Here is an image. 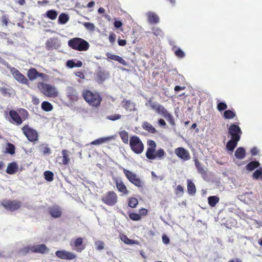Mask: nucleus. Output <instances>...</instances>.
Segmentation results:
<instances>
[{"mask_svg":"<svg viewBox=\"0 0 262 262\" xmlns=\"http://www.w3.org/2000/svg\"><path fill=\"white\" fill-rule=\"evenodd\" d=\"M145 105L146 106H150L157 113L161 115L164 117L171 125L174 124L172 116L163 106L156 102H152L151 99L148 100Z\"/></svg>","mask_w":262,"mask_h":262,"instance_id":"f257e3e1","label":"nucleus"},{"mask_svg":"<svg viewBox=\"0 0 262 262\" xmlns=\"http://www.w3.org/2000/svg\"><path fill=\"white\" fill-rule=\"evenodd\" d=\"M82 96L89 104L93 107L99 106L102 101L101 96L96 92L86 90L83 92Z\"/></svg>","mask_w":262,"mask_h":262,"instance_id":"f03ea898","label":"nucleus"},{"mask_svg":"<svg viewBox=\"0 0 262 262\" xmlns=\"http://www.w3.org/2000/svg\"><path fill=\"white\" fill-rule=\"evenodd\" d=\"M37 87L40 91L47 97L56 98L59 95L57 89L51 84L41 82L37 84Z\"/></svg>","mask_w":262,"mask_h":262,"instance_id":"7ed1b4c3","label":"nucleus"},{"mask_svg":"<svg viewBox=\"0 0 262 262\" xmlns=\"http://www.w3.org/2000/svg\"><path fill=\"white\" fill-rule=\"evenodd\" d=\"M68 45L72 49L79 51H86L90 47V44L87 41L79 37L69 40Z\"/></svg>","mask_w":262,"mask_h":262,"instance_id":"20e7f679","label":"nucleus"},{"mask_svg":"<svg viewBox=\"0 0 262 262\" xmlns=\"http://www.w3.org/2000/svg\"><path fill=\"white\" fill-rule=\"evenodd\" d=\"M129 145L132 151L136 154H141L144 148L142 141L137 136H133L130 138Z\"/></svg>","mask_w":262,"mask_h":262,"instance_id":"39448f33","label":"nucleus"},{"mask_svg":"<svg viewBox=\"0 0 262 262\" xmlns=\"http://www.w3.org/2000/svg\"><path fill=\"white\" fill-rule=\"evenodd\" d=\"M19 113L22 114L21 117L16 111L12 110L10 111L9 115L11 118L10 122L11 123L19 125L23 123V120H25L27 118L28 113L26 110L21 109L19 110Z\"/></svg>","mask_w":262,"mask_h":262,"instance_id":"423d86ee","label":"nucleus"},{"mask_svg":"<svg viewBox=\"0 0 262 262\" xmlns=\"http://www.w3.org/2000/svg\"><path fill=\"white\" fill-rule=\"evenodd\" d=\"M118 197L116 193L114 191H108L102 196V201L109 205L114 206L117 202Z\"/></svg>","mask_w":262,"mask_h":262,"instance_id":"0eeeda50","label":"nucleus"},{"mask_svg":"<svg viewBox=\"0 0 262 262\" xmlns=\"http://www.w3.org/2000/svg\"><path fill=\"white\" fill-rule=\"evenodd\" d=\"M123 172L129 181L138 187H141L143 183L137 176L129 170L123 168Z\"/></svg>","mask_w":262,"mask_h":262,"instance_id":"6e6552de","label":"nucleus"},{"mask_svg":"<svg viewBox=\"0 0 262 262\" xmlns=\"http://www.w3.org/2000/svg\"><path fill=\"white\" fill-rule=\"evenodd\" d=\"M24 134L30 142H34L38 140V133L36 130L29 127L28 125H25L22 128Z\"/></svg>","mask_w":262,"mask_h":262,"instance_id":"1a4fd4ad","label":"nucleus"},{"mask_svg":"<svg viewBox=\"0 0 262 262\" xmlns=\"http://www.w3.org/2000/svg\"><path fill=\"white\" fill-rule=\"evenodd\" d=\"M229 134L231 136V139L236 141H239L242 132L240 127L235 124H231L228 129Z\"/></svg>","mask_w":262,"mask_h":262,"instance_id":"9d476101","label":"nucleus"},{"mask_svg":"<svg viewBox=\"0 0 262 262\" xmlns=\"http://www.w3.org/2000/svg\"><path fill=\"white\" fill-rule=\"evenodd\" d=\"M147 145L148 146L147 151L146 152V157L149 160H155V154L156 144L153 140H148L147 141Z\"/></svg>","mask_w":262,"mask_h":262,"instance_id":"9b49d317","label":"nucleus"},{"mask_svg":"<svg viewBox=\"0 0 262 262\" xmlns=\"http://www.w3.org/2000/svg\"><path fill=\"white\" fill-rule=\"evenodd\" d=\"M83 239L81 237H78L70 242V245L73 250H76L77 252H80L84 249L85 247L82 245Z\"/></svg>","mask_w":262,"mask_h":262,"instance_id":"f8f14e48","label":"nucleus"},{"mask_svg":"<svg viewBox=\"0 0 262 262\" xmlns=\"http://www.w3.org/2000/svg\"><path fill=\"white\" fill-rule=\"evenodd\" d=\"M55 254L58 257L63 259L72 260L76 258L75 253L66 250H58L55 252Z\"/></svg>","mask_w":262,"mask_h":262,"instance_id":"ddd939ff","label":"nucleus"},{"mask_svg":"<svg viewBox=\"0 0 262 262\" xmlns=\"http://www.w3.org/2000/svg\"><path fill=\"white\" fill-rule=\"evenodd\" d=\"M2 205L7 210L14 211L20 208L21 203L16 201H6L2 203Z\"/></svg>","mask_w":262,"mask_h":262,"instance_id":"4468645a","label":"nucleus"},{"mask_svg":"<svg viewBox=\"0 0 262 262\" xmlns=\"http://www.w3.org/2000/svg\"><path fill=\"white\" fill-rule=\"evenodd\" d=\"M174 152L178 158L182 160L187 161L189 160L190 158L188 151L183 147H178L176 148Z\"/></svg>","mask_w":262,"mask_h":262,"instance_id":"2eb2a0df","label":"nucleus"},{"mask_svg":"<svg viewBox=\"0 0 262 262\" xmlns=\"http://www.w3.org/2000/svg\"><path fill=\"white\" fill-rule=\"evenodd\" d=\"M11 73L14 78L19 83L23 84H27L28 82V79L25 76L20 73L17 69L13 68L11 69Z\"/></svg>","mask_w":262,"mask_h":262,"instance_id":"dca6fc26","label":"nucleus"},{"mask_svg":"<svg viewBox=\"0 0 262 262\" xmlns=\"http://www.w3.org/2000/svg\"><path fill=\"white\" fill-rule=\"evenodd\" d=\"M48 249L44 244L30 246L28 247V251L35 253H44L46 251H48Z\"/></svg>","mask_w":262,"mask_h":262,"instance_id":"f3484780","label":"nucleus"},{"mask_svg":"<svg viewBox=\"0 0 262 262\" xmlns=\"http://www.w3.org/2000/svg\"><path fill=\"white\" fill-rule=\"evenodd\" d=\"M115 139V136L101 137L92 141L91 142L90 144L95 145H101Z\"/></svg>","mask_w":262,"mask_h":262,"instance_id":"a211bd4d","label":"nucleus"},{"mask_svg":"<svg viewBox=\"0 0 262 262\" xmlns=\"http://www.w3.org/2000/svg\"><path fill=\"white\" fill-rule=\"evenodd\" d=\"M27 76L30 80H34L37 77H43L45 76V74L43 73H39L36 69L32 68L28 71Z\"/></svg>","mask_w":262,"mask_h":262,"instance_id":"6ab92c4d","label":"nucleus"},{"mask_svg":"<svg viewBox=\"0 0 262 262\" xmlns=\"http://www.w3.org/2000/svg\"><path fill=\"white\" fill-rule=\"evenodd\" d=\"M67 95L68 98L72 101H75L78 99V94L77 91L72 87H68L67 88Z\"/></svg>","mask_w":262,"mask_h":262,"instance_id":"aec40b11","label":"nucleus"},{"mask_svg":"<svg viewBox=\"0 0 262 262\" xmlns=\"http://www.w3.org/2000/svg\"><path fill=\"white\" fill-rule=\"evenodd\" d=\"M115 183L119 191L122 192L123 194H127L128 193L126 186L121 180L116 179Z\"/></svg>","mask_w":262,"mask_h":262,"instance_id":"412c9836","label":"nucleus"},{"mask_svg":"<svg viewBox=\"0 0 262 262\" xmlns=\"http://www.w3.org/2000/svg\"><path fill=\"white\" fill-rule=\"evenodd\" d=\"M146 15L149 23L157 24L159 22V17L155 13L148 12L146 14Z\"/></svg>","mask_w":262,"mask_h":262,"instance_id":"4be33fe9","label":"nucleus"},{"mask_svg":"<svg viewBox=\"0 0 262 262\" xmlns=\"http://www.w3.org/2000/svg\"><path fill=\"white\" fill-rule=\"evenodd\" d=\"M49 212L52 216L55 218L60 217L62 213L61 208L57 206H54L51 207Z\"/></svg>","mask_w":262,"mask_h":262,"instance_id":"5701e85b","label":"nucleus"},{"mask_svg":"<svg viewBox=\"0 0 262 262\" xmlns=\"http://www.w3.org/2000/svg\"><path fill=\"white\" fill-rule=\"evenodd\" d=\"M239 141H236L231 139L227 143L226 148L228 152L231 154L234 148L236 147L237 143Z\"/></svg>","mask_w":262,"mask_h":262,"instance_id":"b1692460","label":"nucleus"},{"mask_svg":"<svg viewBox=\"0 0 262 262\" xmlns=\"http://www.w3.org/2000/svg\"><path fill=\"white\" fill-rule=\"evenodd\" d=\"M246 156V150L244 148L240 147L237 148L235 152V157L238 160H243L245 158Z\"/></svg>","mask_w":262,"mask_h":262,"instance_id":"393cba45","label":"nucleus"},{"mask_svg":"<svg viewBox=\"0 0 262 262\" xmlns=\"http://www.w3.org/2000/svg\"><path fill=\"white\" fill-rule=\"evenodd\" d=\"M18 169V165L15 162H12L7 166L6 172L10 174H14Z\"/></svg>","mask_w":262,"mask_h":262,"instance_id":"a878e982","label":"nucleus"},{"mask_svg":"<svg viewBox=\"0 0 262 262\" xmlns=\"http://www.w3.org/2000/svg\"><path fill=\"white\" fill-rule=\"evenodd\" d=\"M123 107L126 110L130 111H135V104L129 100H124L123 101Z\"/></svg>","mask_w":262,"mask_h":262,"instance_id":"bb28decb","label":"nucleus"},{"mask_svg":"<svg viewBox=\"0 0 262 262\" xmlns=\"http://www.w3.org/2000/svg\"><path fill=\"white\" fill-rule=\"evenodd\" d=\"M58 15L57 12L55 10H50L48 11L45 16L51 20H55L56 19Z\"/></svg>","mask_w":262,"mask_h":262,"instance_id":"cd10ccee","label":"nucleus"},{"mask_svg":"<svg viewBox=\"0 0 262 262\" xmlns=\"http://www.w3.org/2000/svg\"><path fill=\"white\" fill-rule=\"evenodd\" d=\"M143 128L150 133H155L156 132V129L152 126V125L148 123L147 122H144L142 125Z\"/></svg>","mask_w":262,"mask_h":262,"instance_id":"c85d7f7f","label":"nucleus"},{"mask_svg":"<svg viewBox=\"0 0 262 262\" xmlns=\"http://www.w3.org/2000/svg\"><path fill=\"white\" fill-rule=\"evenodd\" d=\"M69 20V17L68 15L66 13H61L59 15L58 17V24H65Z\"/></svg>","mask_w":262,"mask_h":262,"instance_id":"c756f323","label":"nucleus"},{"mask_svg":"<svg viewBox=\"0 0 262 262\" xmlns=\"http://www.w3.org/2000/svg\"><path fill=\"white\" fill-rule=\"evenodd\" d=\"M107 78V75L103 72L100 71L97 73L96 80L98 83H101L104 81Z\"/></svg>","mask_w":262,"mask_h":262,"instance_id":"7c9ffc66","label":"nucleus"},{"mask_svg":"<svg viewBox=\"0 0 262 262\" xmlns=\"http://www.w3.org/2000/svg\"><path fill=\"white\" fill-rule=\"evenodd\" d=\"M62 155L63 157L62 164L63 165L69 164L70 159L69 158V151L67 150H63L62 151Z\"/></svg>","mask_w":262,"mask_h":262,"instance_id":"2f4dec72","label":"nucleus"},{"mask_svg":"<svg viewBox=\"0 0 262 262\" xmlns=\"http://www.w3.org/2000/svg\"><path fill=\"white\" fill-rule=\"evenodd\" d=\"M236 116V113L231 110L225 111L224 113L223 117L226 119H231L234 118Z\"/></svg>","mask_w":262,"mask_h":262,"instance_id":"473e14b6","label":"nucleus"},{"mask_svg":"<svg viewBox=\"0 0 262 262\" xmlns=\"http://www.w3.org/2000/svg\"><path fill=\"white\" fill-rule=\"evenodd\" d=\"M208 204L211 207H214L219 202V198L217 196H211L208 198Z\"/></svg>","mask_w":262,"mask_h":262,"instance_id":"72a5a7b5","label":"nucleus"},{"mask_svg":"<svg viewBox=\"0 0 262 262\" xmlns=\"http://www.w3.org/2000/svg\"><path fill=\"white\" fill-rule=\"evenodd\" d=\"M188 192L190 194H193L195 193L196 189L194 184L190 180H187Z\"/></svg>","mask_w":262,"mask_h":262,"instance_id":"f704fd0d","label":"nucleus"},{"mask_svg":"<svg viewBox=\"0 0 262 262\" xmlns=\"http://www.w3.org/2000/svg\"><path fill=\"white\" fill-rule=\"evenodd\" d=\"M119 135L124 143H128V134L127 132L122 130L119 133Z\"/></svg>","mask_w":262,"mask_h":262,"instance_id":"c9c22d12","label":"nucleus"},{"mask_svg":"<svg viewBox=\"0 0 262 262\" xmlns=\"http://www.w3.org/2000/svg\"><path fill=\"white\" fill-rule=\"evenodd\" d=\"M120 239L125 244L127 245H134L137 244L136 241L129 239L125 235H121L120 236Z\"/></svg>","mask_w":262,"mask_h":262,"instance_id":"e433bc0d","label":"nucleus"},{"mask_svg":"<svg viewBox=\"0 0 262 262\" xmlns=\"http://www.w3.org/2000/svg\"><path fill=\"white\" fill-rule=\"evenodd\" d=\"M4 152L11 155L14 154L15 153L14 145L9 143H8L6 146L5 151Z\"/></svg>","mask_w":262,"mask_h":262,"instance_id":"4c0bfd02","label":"nucleus"},{"mask_svg":"<svg viewBox=\"0 0 262 262\" xmlns=\"http://www.w3.org/2000/svg\"><path fill=\"white\" fill-rule=\"evenodd\" d=\"M259 166V163L256 161H252L250 162L247 166V169L249 171H252L255 168Z\"/></svg>","mask_w":262,"mask_h":262,"instance_id":"58836bf2","label":"nucleus"},{"mask_svg":"<svg viewBox=\"0 0 262 262\" xmlns=\"http://www.w3.org/2000/svg\"><path fill=\"white\" fill-rule=\"evenodd\" d=\"M41 107L43 110L46 112H49L52 110L53 106L52 104L47 101H44L41 104Z\"/></svg>","mask_w":262,"mask_h":262,"instance_id":"ea45409f","label":"nucleus"},{"mask_svg":"<svg viewBox=\"0 0 262 262\" xmlns=\"http://www.w3.org/2000/svg\"><path fill=\"white\" fill-rule=\"evenodd\" d=\"M1 92L5 96H10L12 94L13 90L10 87H2L0 89Z\"/></svg>","mask_w":262,"mask_h":262,"instance_id":"a19ab883","label":"nucleus"},{"mask_svg":"<svg viewBox=\"0 0 262 262\" xmlns=\"http://www.w3.org/2000/svg\"><path fill=\"white\" fill-rule=\"evenodd\" d=\"M39 149L40 152L45 155L50 154V149L47 145L42 144L40 145L39 146Z\"/></svg>","mask_w":262,"mask_h":262,"instance_id":"79ce46f5","label":"nucleus"},{"mask_svg":"<svg viewBox=\"0 0 262 262\" xmlns=\"http://www.w3.org/2000/svg\"><path fill=\"white\" fill-rule=\"evenodd\" d=\"M138 204V200L135 198H130L128 200V206L132 208H135Z\"/></svg>","mask_w":262,"mask_h":262,"instance_id":"37998d69","label":"nucleus"},{"mask_svg":"<svg viewBox=\"0 0 262 262\" xmlns=\"http://www.w3.org/2000/svg\"><path fill=\"white\" fill-rule=\"evenodd\" d=\"M45 178L46 180L51 182L53 180V173L50 171H46L44 172Z\"/></svg>","mask_w":262,"mask_h":262,"instance_id":"c03bdc74","label":"nucleus"},{"mask_svg":"<svg viewBox=\"0 0 262 262\" xmlns=\"http://www.w3.org/2000/svg\"><path fill=\"white\" fill-rule=\"evenodd\" d=\"M82 24L88 30L90 31H94L95 27L94 24L89 22H85L82 23Z\"/></svg>","mask_w":262,"mask_h":262,"instance_id":"a18cd8bd","label":"nucleus"},{"mask_svg":"<svg viewBox=\"0 0 262 262\" xmlns=\"http://www.w3.org/2000/svg\"><path fill=\"white\" fill-rule=\"evenodd\" d=\"M165 154V152L163 149H159L155 152V159L158 158H162Z\"/></svg>","mask_w":262,"mask_h":262,"instance_id":"49530a36","label":"nucleus"},{"mask_svg":"<svg viewBox=\"0 0 262 262\" xmlns=\"http://www.w3.org/2000/svg\"><path fill=\"white\" fill-rule=\"evenodd\" d=\"M253 177L255 179H258L259 178H262V167L259 169L256 170L253 174Z\"/></svg>","mask_w":262,"mask_h":262,"instance_id":"de8ad7c7","label":"nucleus"},{"mask_svg":"<svg viewBox=\"0 0 262 262\" xmlns=\"http://www.w3.org/2000/svg\"><path fill=\"white\" fill-rule=\"evenodd\" d=\"M55 43V39L50 38V39L48 40L46 43V48L48 49L52 48L54 46Z\"/></svg>","mask_w":262,"mask_h":262,"instance_id":"09e8293b","label":"nucleus"},{"mask_svg":"<svg viewBox=\"0 0 262 262\" xmlns=\"http://www.w3.org/2000/svg\"><path fill=\"white\" fill-rule=\"evenodd\" d=\"M227 108V104L224 102H219L217 105V109L219 111L221 112L225 110Z\"/></svg>","mask_w":262,"mask_h":262,"instance_id":"8fccbe9b","label":"nucleus"},{"mask_svg":"<svg viewBox=\"0 0 262 262\" xmlns=\"http://www.w3.org/2000/svg\"><path fill=\"white\" fill-rule=\"evenodd\" d=\"M195 166L197 167L198 170L200 173H201V174H204L205 173V172H206L205 170L203 167H202V166H201L200 163L199 162V161L198 160L195 161Z\"/></svg>","mask_w":262,"mask_h":262,"instance_id":"3c124183","label":"nucleus"},{"mask_svg":"<svg viewBox=\"0 0 262 262\" xmlns=\"http://www.w3.org/2000/svg\"><path fill=\"white\" fill-rule=\"evenodd\" d=\"M129 216L130 219L133 221H139L141 219V216L139 214L132 213L129 215Z\"/></svg>","mask_w":262,"mask_h":262,"instance_id":"603ef678","label":"nucleus"},{"mask_svg":"<svg viewBox=\"0 0 262 262\" xmlns=\"http://www.w3.org/2000/svg\"><path fill=\"white\" fill-rule=\"evenodd\" d=\"M153 32L154 34L157 36L161 37L163 35L162 31L159 28H154L153 29Z\"/></svg>","mask_w":262,"mask_h":262,"instance_id":"864d4df0","label":"nucleus"},{"mask_svg":"<svg viewBox=\"0 0 262 262\" xmlns=\"http://www.w3.org/2000/svg\"><path fill=\"white\" fill-rule=\"evenodd\" d=\"M96 249L99 250H101L104 249V243L101 241H96L95 243Z\"/></svg>","mask_w":262,"mask_h":262,"instance_id":"5fc2aeb1","label":"nucleus"},{"mask_svg":"<svg viewBox=\"0 0 262 262\" xmlns=\"http://www.w3.org/2000/svg\"><path fill=\"white\" fill-rule=\"evenodd\" d=\"M120 118H121V115L119 114L112 115L110 116H108L107 117V118L108 120H112V121H115V120H118Z\"/></svg>","mask_w":262,"mask_h":262,"instance_id":"6e6d98bb","label":"nucleus"},{"mask_svg":"<svg viewBox=\"0 0 262 262\" xmlns=\"http://www.w3.org/2000/svg\"><path fill=\"white\" fill-rule=\"evenodd\" d=\"M175 54L179 58H183L185 56V53L182 50L180 49L177 50L175 51Z\"/></svg>","mask_w":262,"mask_h":262,"instance_id":"4d7b16f0","label":"nucleus"},{"mask_svg":"<svg viewBox=\"0 0 262 262\" xmlns=\"http://www.w3.org/2000/svg\"><path fill=\"white\" fill-rule=\"evenodd\" d=\"M106 56L108 58L116 61L118 57V55H114L110 53H107Z\"/></svg>","mask_w":262,"mask_h":262,"instance_id":"13d9d810","label":"nucleus"},{"mask_svg":"<svg viewBox=\"0 0 262 262\" xmlns=\"http://www.w3.org/2000/svg\"><path fill=\"white\" fill-rule=\"evenodd\" d=\"M123 66H126V61L121 57L118 56L116 60Z\"/></svg>","mask_w":262,"mask_h":262,"instance_id":"bf43d9fd","label":"nucleus"},{"mask_svg":"<svg viewBox=\"0 0 262 262\" xmlns=\"http://www.w3.org/2000/svg\"><path fill=\"white\" fill-rule=\"evenodd\" d=\"M67 66L70 68L75 67V62L71 60H68L67 62Z\"/></svg>","mask_w":262,"mask_h":262,"instance_id":"052dcab7","label":"nucleus"},{"mask_svg":"<svg viewBox=\"0 0 262 262\" xmlns=\"http://www.w3.org/2000/svg\"><path fill=\"white\" fill-rule=\"evenodd\" d=\"M75 74L76 76L79 77L81 79H83L85 78L84 74L81 72H77Z\"/></svg>","mask_w":262,"mask_h":262,"instance_id":"680f3d73","label":"nucleus"},{"mask_svg":"<svg viewBox=\"0 0 262 262\" xmlns=\"http://www.w3.org/2000/svg\"><path fill=\"white\" fill-rule=\"evenodd\" d=\"M162 242L165 244H168L169 243V239L167 236L163 235Z\"/></svg>","mask_w":262,"mask_h":262,"instance_id":"e2e57ef3","label":"nucleus"},{"mask_svg":"<svg viewBox=\"0 0 262 262\" xmlns=\"http://www.w3.org/2000/svg\"><path fill=\"white\" fill-rule=\"evenodd\" d=\"M109 40L111 43H114L115 41V35L114 34H111L109 35Z\"/></svg>","mask_w":262,"mask_h":262,"instance_id":"0e129e2a","label":"nucleus"},{"mask_svg":"<svg viewBox=\"0 0 262 262\" xmlns=\"http://www.w3.org/2000/svg\"><path fill=\"white\" fill-rule=\"evenodd\" d=\"M2 23L5 24V25L6 26H7L8 25V18L6 16H2Z\"/></svg>","mask_w":262,"mask_h":262,"instance_id":"69168bd1","label":"nucleus"},{"mask_svg":"<svg viewBox=\"0 0 262 262\" xmlns=\"http://www.w3.org/2000/svg\"><path fill=\"white\" fill-rule=\"evenodd\" d=\"M122 25V24L121 21L116 20L114 22V26L116 28H119Z\"/></svg>","mask_w":262,"mask_h":262,"instance_id":"338daca9","label":"nucleus"},{"mask_svg":"<svg viewBox=\"0 0 262 262\" xmlns=\"http://www.w3.org/2000/svg\"><path fill=\"white\" fill-rule=\"evenodd\" d=\"M176 192L178 193L179 192H180L181 193H183V187L180 185H179L177 187V188H176Z\"/></svg>","mask_w":262,"mask_h":262,"instance_id":"774afa93","label":"nucleus"}]
</instances>
